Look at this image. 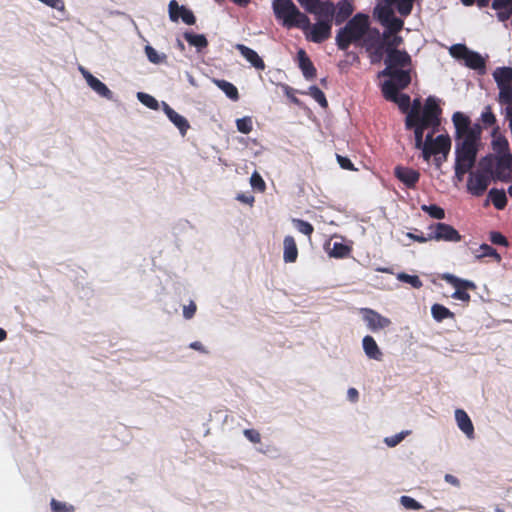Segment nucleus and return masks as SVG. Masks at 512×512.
Here are the masks:
<instances>
[{"mask_svg": "<svg viewBox=\"0 0 512 512\" xmlns=\"http://www.w3.org/2000/svg\"><path fill=\"white\" fill-rule=\"evenodd\" d=\"M455 421L458 428L468 439L474 438V426L468 414L462 409L455 410Z\"/></svg>", "mask_w": 512, "mask_h": 512, "instance_id": "b1692460", "label": "nucleus"}, {"mask_svg": "<svg viewBox=\"0 0 512 512\" xmlns=\"http://www.w3.org/2000/svg\"><path fill=\"white\" fill-rule=\"evenodd\" d=\"M87 85L99 96L107 100H113L114 93L108 88V86L104 82H102L97 77L90 79V82Z\"/></svg>", "mask_w": 512, "mask_h": 512, "instance_id": "7c9ffc66", "label": "nucleus"}, {"mask_svg": "<svg viewBox=\"0 0 512 512\" xmlns=\"http://www.w3.org/2000/svg\"><path fill=\"white\" fill-rule=\"evenodd\" d=\"M431 315L434 320L441 322L448 318V308L442 304L435 303L431 307Z\"/></svg>", "mask_w": 512, "mask_h": 512, "instance_id": "de8ad7c7", "label": "nucleus"}, {"mask_svg": "<svg viewBox=\"0 0 512 512\" xmlns=\"http://www.w3.org/2000/svg\"><path fill=\"white\" fill-rule=\"evenodd\" d=\"M353 5L349 0H340L335 4V14H339L345 18H349L353 13Z\"/></svg>", "mask_w": 512, "mask_h": 512, "instance_id": "37998d69", "label": "nucleus"}, {"mask_svg": "<svg viewBox=\"0 0 512 512\" xmlns=\"http://www.w3.org/2000/svg\"><path fill=\"white\" fill-rule=\"evenodd\" d=\"M283 26L287 28L298 27L303 30L305 35H307L311 26V21L306 14L302 13L299 8H297V11L293 13L291 18L284 19Z\"/></svg>", "mask_w": 512, "mask_h": 512, "instance_id": "4be33fe9", "label": "nucleus"}, {"mask_svg": "<svg viewBox=\"0 0 512 512\" xmlns=\"http://www.w3.org/2000/svg\"><path fill=\"white\" fill-rule=\"evenodd\" d=\"M250 184L254 190L263 192L266 188L265 181L263 180L262 176L257 172L254 171L250 177Z\"/></svg>", "mask_w": 512, "mask_h": 512, "instance_id": "864d4df0", "label": "nucleus"}, {"mask_svg": "<svg viewBox=\"0 0 512 512\" xmlns=\"http://www.w3.org/2000/svg\"><path fill=\"white\" fill-rule=\"evenodd\" d=\"M364 311V319L367 322L369 329L372 331L386 328L391 324V321L388 318L380 315L378 312L372 309L366 308Z\"/></svg>", "mask_w": 512, "mask_h": 512, "instance_id": "412c9836", "label": "nucleus"}, {"mask_svg": "<svg viewBox=\"0 0 512 512\" xmlns=\"http://www.w3.org/2000/svg\"><path fill=\"white\" fill-rule=\"evenodd\" d=\"M51 512H75V507L67 502L52 498L50 501Z\"/></svg>", "mask_w": 512, "mask_h": 512, "instance_id": "a18cd8bd", "label": "nucleus"}, {"mask_svg": "<svg viewBox=\"0 0 512 512\" xmlns=\"http://www.w3.org/2000/svg\"><path fill=\"white\" fill-rule=\"evenodd\" d=\"M396 279L402 283L409 284L411 287L415 289H419L422 287L423 283L418 275L408 274L406 272H399L396 275Z\"/></svg>", "mask_w": 512, "mask_h": 512, "instance_id": "c9c22d12", "label": "nucleus"}, {"mask_svg": "<svg viewBox=\"0 0 512 512\" xmlns=\"http://www.w3.org/2000/svg\"><path fill=\"white\" fill-rule=\"evenodd\" d=\"M296 60L306 80H312L316 77V68L304 49L297 51Z\"/></svg>", "mask_w": 512, "mask_h": 512, "instance_id": "6ab92c4d", "label": "nucleus"}, {"mask_svg": "<svg viewBox=\"0 0 512 512\" xmlns=\"http://www.w3.org/2000/svg\"><path fill=\"white\" fill-rule=\"evenodd\" d=\"M426 239L436 241H448V224L438 222L429 226V232Z\"/></svg>", "mask_w": 512, "mask_h": 512, "instance_id": "cd10ccee", "label": "nucleus"}, {"mask_svg": "<svg viewBox=\"0 0 512 512\" xmlns=\"http://www.w3.org/2000/svg\"><path fill=\"white\" fill-rule=\"evenodd\" d=\"M168 15L171 22L177 23L179 19L186 25H194L196 17L191 9L185 5H180L176 0H171L168 4Z\"/></svg>", "mask_w": 512, "mask_h": 512, "instance_id": "9d476101", "label": "nucleus"}, {"mask_svg": "<svg viewBox=\"0 0 512 512\" xmlns=\"http://www.w3.org/2000/svg\"><path fill=\"white\" fill-rule=\"evenodd\" d=\"M400 504L407 510H419L423 507L420 502L407 495L400 497Z\"/></svg>", "mask_w": 512, "mask_h": 512, "instance_id": "603ef678", "label": "nucleus"}, {"mask_svg": "<svg viewBox=\"0 0 512 512\" xmlns=\"http://www.w3.org/2000/svg\"><path fill=\"white\" fill-rule=\"evenodd\" d=\"M407 236L410 239L417 241L419 243H425L428 241V239H426V235H424L422 232H420V233L409 232V233H407Z\"/></svg>", "mask_w": 512, "mask_h": 512, "instance_id": "774afa93", "label": "nucleus"}, {"mask_svg": "<svg viewBox=\"0 0 512 512\" xmlns=\"http://www.w3.org/2000/svg\"><path fill=\"white\" fill-rule=\"evenodd\" d=\"M484 174L490 175L494 179L495 173V157L493 155L485 156L479 163Z\"/></svg>", "mask_w": 512, "mask_h": 512, "instance_id": "79ce46f5", "label": "nucleus"}, {"mask_svg": "<svg viewBox=\"0 0 512 512\" xmlns=\"http://www.w3.org/2000/svg\"><path fill=\"white\" fill-rule=\"evenodd\" d=\"M490 241L496 245H502V246L508 245L507 239L500 232H496V231H493L490 233Z\"/></svg>", "mask_w": 512, "mask_h": 512, "instance_id": "052dcab7", "label": "nucleus"}, {"mask_svg": "<svg viewBox=\"0 0 512 512\" xmlns=\"http://www.w3.org/2000/svg\"><path fill=\"white\" fill-rule=\"evenodd\" d=\"M212 82L232 101L239 100V92L237 87L224 79L213 78Z\"/></svg>", "mask_w": 512, "mask_h": 512, "instance_id": "c85d7f7f", "label": "nucleus"}, {"mask_svg": "<svg viewBox=\"0 0 512 512\" xmlns=\"http://www.w3.org/2000/svg\"><path fill=\"white\" fill-rule=\"evenodd\" d=\"M347 399L351 403H356L359 400V392L356 388L350 387L347 390Z\"/></svg>", "mask_w": 512, "mask_h": 512, "instance_id": "338daca9", "label": "nucleus"}, {"mask_svg": "<svg viewBox=\"0 0 512 512\" xmlns=\"http://www.w3.org/2000/svg\"><path fill=\"white\" fill-rule=\"evenodd\" d=\"M369 54L372 64L380 63L387 51V33H380L379 29L371 27L366 33L364 39L360 43Z\"/></svg>", "mask_w": 512, "mask_h": 512, "instance_id": "423d86ee", "label": "nucleus"}, {"mask_svg": "<svg viewBox=\"0 0 512 512\" xmlns=\"http://www.w3.org/2000/svg\"><path fill=\"white\" fill-rule=\"evenodd\" d=\"M183 37L187 41V43L190 46L195 47L198 52H201L208 46V40L204 34H198L192 31H185Z\"/></svg>", "mask_w": 512, "mask_h": 512, "instance_id": "c756f323", "label": "nucleus"}, {"mask_svg": "<svg viewBox=\"0 0 512 512\" xmlns=\"http://www.w3.org/2000/svg\"><path fill=\"white\" fill-rule=\"evenodd\" d=\"M481 121L484 127L494 126L496 124V116L492 112L491 106H485L484 110L481 113Z\"/></svg>", "mask_w": 512, "mask_h": 512, "instance_id": "3c124183", "label": "nucleus"}, {"mask_svg": "<svg viewBox=\"0 0 512 512\" xmlns=\"http://www.w3.org/2000/svg\"><path fill=\"white\" fill-rule=\"evenodd\" d=\"M297 6L292 0H273L272 9L276 19L281 20L289 19L295 11Z\"/></svg>", "mask_w": 512, "mask_h": 512, "instance_id": "f3484780", "label": "nucleus"}, {"mask_svg": "<svg viewBox=\"0 0 512 512\" xmlns=\"http://www.w3.org/2000/svg\"><path fill=\"white\" fill-rule=\"evenodd\" d=\"M308 93L322 108H326L328 106L326 96L318 86H310L308 89Z\"/></svg>", "mask_w": 512, "mask_h": 512, "instance_id": "c03bdc74", "label": "nucleus"}, {"mask_svg": "<svg viewBox=\"0 0 512 512\" xmlns=\"http://www.w3.org/2000/svg\"><path fill=\"white\" fill-rule=\"evenodd\" d=\"M161 108L164 114L167 116L169 121L179 130L182 136H185L188 129L190 128L189 121L176 112L168 103L165 101L161 102Z\"/></svg>", "mask_w": 512, "mask_h": 512, "instance_id": "2eb2a0df", "label": "nucleus"}, {"mask_svg": "<svg viewBox=\"0 0 512 512\" xmlns=\"http://www.w3.org/2000/svg\"><path fill=\"white\" fill-rule=\"evenodd\" d=\"M450 285L454 288V292L450 295V297L463 302H467L470 299L468 291L476 289L474 282L461 279L452 274H450Z\"/></svg>", "mask_w": 512, "mask_h": 512, "instance_id": "9b49d317", "label": "nucleus"}, {"mask_svg": "<svg viewBox=\"0 0 512 512\" xmlns=\"http://www.w3.org/2000/svg\"><path fill=\"white\" fill-rule=\"evenodd\" d=\"M144 52L149 60V62L153 64H161L165 62L167 56L164 53H159L153 46L150 44L145 45Z\"/></svg>", "mask_w": 512, "mask_h": 512, "instance_id": "e433bc0d", "label": "nucleus"}, {"mask_svg": "<svg viewBox=\"0 0 512 512\" xmlns=\"http://www.w3.org/2000/svg\"><path fill=\"white\" fill-rule=\"evenodd\" d=\"M488 197L497 209L502 210L505 208L507 196L503 189L492 188L488 193Z\"/></svg>", "mask_w": 512, "mask_h": 512, "instance_id": "473e14b6", "label": "nucleus"}, {"mask_svg": "<svg viewBox=\"0 0 512 512\" xmlns=\"http://www.w3.org/2000/svg\"><path fill=\"white\" fill-rule=\"evenodd\" d=\"M473 253L475 254V257L477 259H481L483 257H492L497 262L501 261V256L499 255V253L493 247L489 246L488 244H482L479 247V249L474 251Z\"/></svg>", "mask_w": 512, "mask_h": 512, "instance_id": "4c0bfd02", "label": "nucleus"}, {"mask_svg": "<svg viewBox=\"0 0 512 512\" xmlns=\"http://www.w3.org/2000/svg\"><path fill=\"white\" fill-rule=\"evenodd\" d=\"M42 4L55 9L59 12L65 13V4L63 0H38Z\"/></svg>", "mask_w": 512, "mask_h": 512, "instance_id": "5fc2aeb1", "label": "nucleus"}, {"mask_svg": "<svg viewBox=\"0 0 512 512\" xmlns=\"http://www.w3.org/2000/svg\"><path fill=\"white\" fill-rule=\"evenodd\" d=\"M493 78L499 86L512 84V68L511 67H498L493 72Z\"/></svg>", "mask_w": 512, "mask_h": 512, "instance_id": "2f4dec72", "label": "nucleus"}, {"mask_svg": "<svg viewBox=\"0 0 512 512\" xmlns=\"http://www.w3.org/2000/svg\"><path fill=\"white\" fill-rule=\"evenodd\" d=\"M136 98L141 104L151 110H158L161 106V103L154 96L146 92H137Z\"/></svg>", "mask_w": 512, "mask_h": 512, "instance_id": "f704fd0d", "label": "nucleus"}, {"mask_svg": "<svg viewBox=\"0 0 512 512\" xmlns=\"http://www.w3.org/2000/svg\"><path fill=\"white\" fill-rule=\"evenodd\" d=\"M384 64L389 65L393 71H404L411 76V56L406 50L389 48L384 54Z\"/></svg>", "mask_w": 512, "mask_h": 512, "instance_id": "6e6552de", "label": "nucleus"}, {"mask_svg": "<svg viewBox=\"0 0 512 512\" xmlns=\"http://www.w3.org/2000/svg\"><path fill=\"white\" fill-rule=\"evenodd\" d=\"M409 434H410L409 430H403L395 435L385 437L383 442L388 447L392 448V447L397 446L399 443H401L406 438V436H408Z\"/></svg>", "mask_w": 512, "mask_h": 512, "instance_id": "09e8293b", "label": "nucleus"}, {"mask_svg": "<svg viewBox=\"0 0 512 512\" xmlns=\"http://www.w3.org/2000/svg\"><path fill=\"white\" fill-rule=\"evenodd\" d=\"M381 92L387 101L397 104L403 113H408L410 107V96L405 93H399L401 88L395 85L392 80H384L381 83Z\"/></svg>", "mask_w": 512, "mask_h": 512, "instance_id": "1a4fd4ad", "label": "nucleus"}, {"mask_svg": "<svg viewBox=\"0 0 512 512\" xmlns=\"http://www.w3.org/2000/svg\"><path fill=\"white\" fill-rule=\"evenodd\" d=\"M499 131H500L499 126H495L491 133V136L493 138V140H492L493 150L498 155H502L504 153H510L509 152V142L506 137H504L500 134Z\"/></svg>", "mask_w": 512, "mask_h": 512, "instance_id": "bb28decb", "label": "nucleus"}, {"mask_svg": "<svg viewBox=\"0 0 512 512\" xmlns=\"http://www.w3.org/2000/svg\"><path fill=\"white\" fill-rule=\"evenodd\" d=\"M512 170V154L504 153L495 157V173L494 179L507 182L510 181L511 175L509 172Z\"/></svg>", "mask_w": 512, "mask_h": 512, "instance_id": "4468645a", "label": "nucleus"}, {"mask_svg": "<svg viewBox=\"0 0 512 512\" xmlns=\"http://www.w3.org/2000/svg\"><path fill=\"white\" fill-rule=\"evenodd\" d=\"M300 6L308 13L312 14L320 4L321 0H297Z\"/></svg>", "mask_w": 512, "mask_h": 512, "instance_id": "6e6d98bb", "label": "nucleus"}, {"mask_svg": "<svg viewBox=\"0 0 512 512\" xmlns=\"http://www.w3.org/2000/svg\"><path fill=\"white\" fill-rule=\"evenodd\" d=\"M421 210L433 219L441 220L445 218V210L437 204H422Z\"/></svg>", "mask_w": 512, "mask_h": 512, "instance_id": "58836bf2", "label": "nucleus"}, {"mask_svg": "<svg viewBox=\"0 0 512 512\" xmlns=\"http://www.w3.org/2000/svg\"><path fill=\"white\" fill-rule=\"evenodd\" d=\"M336 159L339 166L345 170H355L352 161L347 156L336 154Z\"/></svg>", "mask_w": 512, "mask_h": 512, "instance_id": "13d9d810", "label": "nucleus"}, {"mask_svg": "<svg viewBox=\"0 0 512 512\" xmlns=\"http://www.w3.org/2000/svg\"><path fill=\"white\" fill-rule=\"evenodd\" d=\"M283 260L286 263H294L298 257V248L295 239L287 235L283 240Z\"/></svg>", "mask_w": 512, "mask_h": 512, "instance_id": "393cba45", "label": "nucleus"}, {"mask_svg": "<svg viewBox=\"0 0 512 512\" xmlns=\"http://www.w3.org/2000/svg\"><path fill=\"white\" fill-rule=\"evenodd\" d=\"M284 93L286 95L287 98L290 99V101L298 106H301L302 105V102L299 98H297L294 93H295V89H293L292 87L288 86V85H285L284 86Z\"/></svg>", "mask_w": 512, "mask_h": 512, "instance_id": "e2e57ef3", "label": "nucleus"}, {"mask_svg": "<svg viewBox=\"0 0 512 512\" xmlns=\"http://www.w3.org/2000/svg\"><path fill=\"white\" fill-rule=\"evenodd\" d=\"M512 6V0H493L492 8L494 10H501Z\"/></svg>", "mask_w": 512, "mask_h": 512, "instance_id": "69168bd1", "label": "nucleus"}, {"mask_svg": "<svg viewBox=\"0 0 512 512\" xmlns=\"http://www.w3.org/2000/svg\"><path fill=\"white\" fill-rule=\"evenodd\" d=\"M235 49L241 54L246 61H248L251 66L256 68L257 70H264L265 63L263 59L258 55V53L252 48L244 45V44H236Z\"/></svg>", "mask_w": 512, "mask_h": 512, "instance_id": "aec40b11", "label": "nucleus"}, {"mask_svg": "<svg viewBox=\"0 0 512 512\" xmlns=\"http://www.w3.org/2000/svg\"><path fill=\"white\" fill-rule=\"evenodd\" d=\"M452 122L455 128V178L461 181L476 162L481 145L482 127L473 124L470 118L461 112L452 115Z\"/></svg>", "mask_w": 512, "mask_h": 512, "instance_id": "f03ea898", "label": "nucleus"}, {"mask_svg": "<svg viewBox=\"0 0 512 512\" xmlns=\"http://www.w3.org/2000/svg\"><path fill=\"white\" fill-rule=\"evenodd\" d=\"M385 3L388 4H396L397 5V12L402 16L406 17L408 16L413 8V4L415 0H382Z\"/></svg>", "mask_w": 512, "mask_h": 512, "instance_id": "72a5a7b5", "label": "nucleus"}, {"mask_svg": "<svg viewBox=\"0 0 512 512\" xmlns=\"http://www.w3.org/2000/svg\"><path fill=\"white\" fill-rule=\"evenodd\" d=\"M394 175L408 188H414L420 178V173L417 170L404 166H396Z\"/></svg>", "mask_w": 512, "mask_h": 512, "instance_id": "a211bd4d", "label": "nucleus"}, {"mask_svg": "<svg viewBox=\"0 0 512 512\" xmlns=\"http://www.w3.org/2000/svg\"><path fill=\"white\" fill-rule=\"evenodd\" d=\"M196 310H197L196 304L193 301H191L188 305H185L183 307V317L185 319L193 318V316L196 313Z\"/></svg>", "mask_w": 512, "mask_h": 512, "instance_id": "680f3d73", "label": "nucleus"}, {"mask_svg": "<svg viewBox=\"0 0 512 512\" xmlns=\"http://www.w3.org/2000/svg\"><path fill=\"white\" fill-rule=\"evenodd\" d=\"M335 4L331 1H320V4L312 14L315 15L317 21H323L333 24L335 16Z\"/></svg>", "mask_w": 512, "mask_h": 512, "instance_id": "5701e85b", "label": "nucleus"}, {"mask_svg": "<svg viewBox=\"0 0 512 512\" xmlns=\"http://www.w3.org/2000/svg\"><path fill=\"white\" fill-rule=\"evenodd\" d=\"M349 252L350 248L346 244L335 241L332 245V248L329 250L328 254L330 257L343 258L347 256Z\"/></svg>", "mask_w": 512, "mask_h": 512, "instance_id": "a19ab883", "label": "nucleus"}, {"mask_svg": "<svg viewBox=\"0 0 512 512\" xmlns=\"http://www.w3.org/2000/svg\"><path fill=\"white\" fill-rule=\"evenodd\" d=\"M236 127L240 133L249 134L252 131L253 123L250 116H244L236 120Z\"/></svg>", "mask_w": 512, "mask_h": 512, "instance_id": "8fccbe9b", "label": "nucleus"}, {"mask_svg": "<svg viewBox=\"0 0 512 512\" xmlns=\"http://www.w3.org/2000/svg\"><path fill=\"white\" fill-rule=\"evenodd\" d=\"M370 28L368 17L357 13L338 30L335 37L338 49L346 51L352 43L360 45Z\"/></svg>", "mask_w": 512, "mask_h": 512, "instance_id": "7ed1b4c3", "label": "nucleus"}, {"mask_svg": "<svg viewBox=\"0 0 512 512\" xmlns=\"http://www.w3.org/2000/svg\"><path fill=\"white\" fill-rule=\"evenodd\" d=\"M378 77H387V80H392L395 85L399 88L405 89L411 83V76L409 73L404 71H393L389 65H385V68L378 72Z\"/></svg>", "mask_w": 512, "mask_h": 512, "instance_id": "dca6fc26", "label": "nucleus"}, {"mask_svg": "<svg viewBox=\"0 0 512 512\" xmlns=\"http://www.w3.org/2000/svg\"><path fill=\"white\" fill-rule=\"evenodd\" d=\"M332 26L331 23L316 20L314 24L311 23L306 38L314 43H322L331 37Z\"/></svg>", "mask_w": 512, "mask_h": 512, "instance_id": "ddd939ff", "label": "nucleus"}, {"mask_svg": "<svg viewBox=\"0 0 512 512\" xmlns=\"http://www.w3.org/2000/svg\"><path fill=\"white\" fill-rule=\"evenodd\" d=\"M492 177L484 174L483 172H471L468 181L467 189L474 196H481L487 189Z\"/></svg>", "mask_w": 512, "mask_h": 512, "instance_id": "f8f14e48", "label": "nucleus"}, {"mask_svg": "<svg viewBox=\"0 0 512 512\" xmlns=\"http://www.w3.org/2000/svg\"><path fill=\"white\" fill-rule=\"evenodd\" d=\"M403 42V38L397 33H387V47L397 49Z\"/></svg>", "mask_w": 512, "mask_h": 512, "instance_id": "4d7b16f0", "label": "nucleus"}, {"mask_svg": "<svg viewBox=\"0 0 512 512\" xmlns=\"http://www.w3.org/2000/svg\"><path fill=\"white\" fill-rule=\"evenodd\" d=\"M395 10L397 11L396 4H388L383 1L374 8L373 15L385 28L384 32L386 33H398L404 26L403 19L395 15Z\"/></svg>", "mask_w": 512, "mask_h": 512, "instance_id": "0eeeda50", "label": "nucleus"}, {"mask_svg": "<svg viewBox=\"0 0 512 512\" xmlns=\"http://www.w3.org/2000/svg\"><path fill=\"white\" fill-rule=\"evenodd\" d=\"M362 347L365 355L369 359L380 360L382 352L376 343L375 339L371 335H366L362 339Z\"/></svg>", "mask_w": 512, "mask_h": 512, "instance_id": "a878e982", "label": "nucleus"}, {"mask_svg": "<svg viewBox=\"0 0 512 512\" xmlns=\"http://www.w3.org/2000/svg\"><path fill=\"white\" fill-rule=\"evenodd\" d=\"M450 57L454 58L460 65L474 70L479 75L487 72V57L471 50L465 44H454L450 46Z\"/></svg>", "mask_w": 512, "mask_h": 512, "instance_id": "20e7f679", "label": "nucleus"}, {"mask_svg": "<svg viewBox=\"0 0 512 512\" xmlns=\"http://www.w3.org/2000/svg\"><path fill=\"white\" fill-rule=\"evenodd\" d=\"M428 111L413 121L410 130L414 131L415 148L421 151L424 161L430 163L433 159L435 169L440 173L442 164L448 159V133L444 132L437 136L435 133L439 131L442 118L436 116H427Z\"/></svg>", "mask_w": 512, "mask_h": 512, "instance_id": "f257e3e1", "label": "nucleus"}, {"mask_svg": "<svg viewBox=\"0 0 512 512\" xmlns=\"http://www.w3.org/2000/svg\"><path fill=\"white\" fill-rule=\"evenodd\" d=\"M498 101L500 104H506V107H512V84L499 86Z\"/></svg>", "mask_w": 512, "mask_h": 512, "instance_id": "ea45409f", "label": "nucleus"}, {"mask_svg": "<svg viewBox=\"0 0 512 512\" xmlns=\"http://www.w3.org/2000/svg\"><path fill=\"white\" fill-rule=\"evenodd\" d=\"M424 111H428L427 116L429 118L433 115L436 118H442L441 100L436 96L430 95L423 104L420 97L415 98L412 102L410 101L409 111L405 117V128L411 129L413 121L417 120Z\"/></svg>", "mask_w": 512, "mask_h": 512, "instance_id": "39448f33", "label": "nucleus"}, {"mask_svg": "<svg viewBox=\"0 0 512 512\" xmlns=\"http://www.w3.org/2000/svg\"><path fill=\"white\" fill-rule=\"evenodd\" d=\"M243 434L246 437V439L252 443H259L261 440L260 433L255 429H245L243 431Z\"/></svg>", "mask_w": 512, "mask_h": 512, "instance_id": "bf43d9fd", "label": "nucleus"}, {"mask_svg": "<svg viewBox=\"0 0 512 512\" xmlns=\"http://www.w3.org/2000/svg\"><path fill=\"white\" fill-rule=\"evenodd\" d=\"M292 223H293V226L302 234L306 235V236H310L313 231H314V227L313 225L306 221V220H302V219H297V218H294L292 219Z\"/></svg>", "mask_w": 512, "mask_h": 512, "instance_id": "49530a36", "label": "nucleus"}, {"mask_svg": "<svg viewBox=\"0 0 512 512\" xmlns=\"http://www.w3.org/2000/svg\"><path fill=\"white\" fill-rule=\"evenodd\" d=\"M236 200L244 204L252 205L255 201V198L252 194L238 193Z\"/></svg>", "mask_w": 512, "mask_h": 512, "instance_id": "0e129e2a", "label": "nucleus"}]
</instances>
